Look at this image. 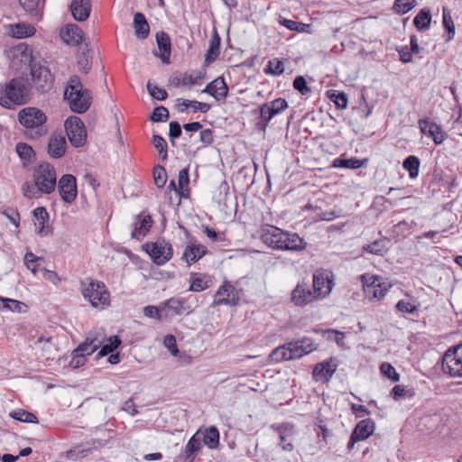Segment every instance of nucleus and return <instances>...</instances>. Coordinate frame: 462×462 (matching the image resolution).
I'll return each instance as SVG.
<instances>
[{"label": "nucleus", "instance_id": "cd10ccee", "mask_svg": "<svg viewBox=\"0 0 462 462\" xmlns=\"http://www.w3.org/2000/svg\"><path fill=\"white\" fill-rule=\"evenodd\" d=\"M272 428L277 431L279 434V438L281 440V447L285 451H292L294 448V446L292 443L288 442L284 443L287 439V438L292 436L294 434V429L293 426L290 423H283L282 425L274 426L273 425Z\"/></svg>", "mask_w": 462, "mask_h": 462}, {"label": "nucleus", "instance_id": "5701e85b", "mask_svg": "<svg viewBox=\"0 0 462 462\" xmlns=\"http://www.w3.org/2000/svg\"><path fill=\"white\" fill-rule=\"evenodd\" d=\"M290 347L293 352L295 358H300L317 349V345L309 337H303L300 340L290 342Z\"/></svg>", "mask_w": 462, "mask_h": 462}, {"label": "nucleus", "instance_id": "338daca9", "mask_svg": "<svg viewBox=\"0 0 462 462\" xmlns=\"http://www.w3.org/2000/svg\"><path fill=\"white\" fill-rule=\"evenodd\" d=\"M293 87L301 95H307L310 92V88L307 86V81L302 76H298L294 79Z\"/></svg>", "mask_w": 462, "mask_h": 462}, {"label": "nucleus", "instance_id": "a18cd8bd", "mask_svg": "<svg viewBox=\"0 0 462 462\" xmlns=\"http://www.w3.org/2000/svg\"><path fill=\"white\" fill-rule=\"evenodd\" d=\"M414 24L420 31L428 30L430 26L431 15L428 10H420V12L414 18Z\"/></svg>", "mask_w": 462, "mask_h": 462}, {"label": "nucleus", "instance_id": "69168bd1", "mask_svg": "<svg viewBox=\"0 0 462 462\" xmlns=\"http://www.w3.org/2000/svg\"><path fill=\"white\" fill-rule=\"evenodd\" d=\"M163 345L173 356H176L179 354V349L177 347L176 338L174 336L167 335L163 339Z\"/></svg>", "mask_w": 462, "mask_h": 462}, {"label": "nucleus", "instance_id": "9b49d317", "mask_svg": "<svg viewBox=\"0 0 462 462\" xmlns=\"http://www.w3.org/2000/svg\"><path fill=\"white\" fill-rule=\"evenodd\" d=\"M145 250L156 264H164L172 256L171 245L164 242L148 243Z\"/></svg>", "mask_w": 462, "mask_h": 462}, {"label": "nucleus", "instance_id": "a19ab883", "mask_svg": "<svg viewBox=\"0 0 462 462\" xmlns=\"http://www.w3.org/2000/svg\"><path fill=\"white\" fill-rule=\"evenodd\" d=\"M199 432L194 434L189 440L188 441L185 447V457L186 459L193 460L195 454L199 451L201 448V440L200 438L198 437Z\"/></svg>", "mask_w": 462, "mask_h": 462}, {"label": "nucleus", "instance_id": "f704fd0d", "mask_svg": "<svg viewBox=\"0 0 462 462\" xmlns=\"http://www.w3.org/2000/svg\"><path fill=\"white\" fill-rule=\"evenodd\" d=\"M35 28L25 23H18L9 26V34L14 38L22 39L34 35Z\"/></svg>", "mask_w": 462, "mask_h": 462}, {"label": "nucleus", "instance_id": "7c9ffc66", "mask_svg": "<svg viewBox=\"0 0 462 462\" xmlns=\"http://www.w3.org/2000/svg\"><path fill=\"white\" fill-rule=\"evenodd\" d=\"M152 223L153 221L151 216H143L134 224V227L131 232V237L138 240L144 237L150 231Z\"/></svg>", "mask_w": 462, "mask_h": 462}, {"label": "nucleus", "instance_id": "f03ea898", "mask_svg": "<svg viewBox=\"0 0 462 462\" xmlns=\"http://www.w3.org/2000/svg\"><path fill=\"white\" fill-rule=\"evenodd\" d=\"M64 97L68 100L70 109L78 114L86 112L92 102L90 91L83 88L77 75L70 77L64 91Z\"/></svg>", "mask_w": 462, "mask_h": 462}, {"label": "nucleus", "instance_id": "58836bf2", "mask_svg": "<svg viewBox=\"0 0 462 462\" xmlns=\"http://www.w3.org/2000/svg\"><path fill=\"white\" fill-rule=\"evenodd\" d=\"M77 63L79 69L84 73H88L91 69V56L89 54L88 45L80 48L78 53Z\"/></svg>", "mask_w": 462, "mask_h": 462}, {"label": "nucleus", "instance_id": "6e6552de", "mask_svg": "<svg viewBox=\"0 0 462 462\" xmlns=\"http://www.w3.org/2000/svg\"><path fill=\"white\" fill-rule=\"evenodd\" d=\"M31 77L33 87L41 93L48 92L52 88L54 79L49 68L33 64Z\"/></svg>", "mask_w": 462, "mask_h": 462}, {"label": "nucleus", "instance_id": "4468645a", "mask_svg": "<svg viewBox=\"0 0 462 462\" xmlns=\"http://www.w3.org/2000/svg\"><path fill=\"white\" fill-rule=\"evenodd\" d=\"M284 237L285 232L276 226H266L262 228V241L273 249L282 250Z\"/></svg>", "mask_w": 462, "mask_h": 462}, {"label": "nucleus", "instance_id": "774afa93", "mask_svg": "<svg viewBox=\"0 0 462 462\" xmlns=\"http://www.w3.org/2000/svg\"><path fill=\"white\" fill-rule=\"evenodd\" d=\"M9 300L7 310L17 313H24L27 311L28 307L25 303L13 299H9Z\"/></svg>", "mask_w": 462, "mask_h": 462}, {"label": "nucleus", "instance_id": "c9c22d12", "mask_svg": "<svg viewBox=\"0 0 462 462\" xmlns=\"http://www.w3.org/2000/svg\"><path fill=\"white\" fill-rule=\"evenodd\" d=\"M291 350L292 349L290 347L289 343L282 346H278L270 354V359L275 363H279L284 360L295 359Z\"/></svg>", "mask_w": 462, "mask_h": 462}, {"label": "nucleus", "instance_id": "1a4fd4ad", "mask_svg": "<svg viewBox=\"0 0 462 462\" xmlns=\"http://www.w3.org/2000/svg\"><path fill=\"white\" fill-rule=\"evenodd\" d=\"M7 56L16 69H22V65L30 66L32 64V51L25 43H20L7 51Z\"/></svg>", "mask_w": 462, "mask_h": 462}, {"label": "nucleus", "instance_id": "09e8293b", "mask_svg": "<svg viewBox=\"0 0 462 462\" xmlns=\"http://www.w3.org/2000/svg\"><path fill=\"white\" fill-rule=\"evenodd\" d=\"M152 143H153L154 147L158 150L161 159L163 161L166 160L168 154H167V143H166V141L164 140V138H162V136H160L158 134H154L152 136Z\"/></svg>", "mask_w": 462, "mask_h": 462}, {"label": "nucleus", "instance_id": "c756f323", "mask_svg": "<svg viewBox=\"0 0 462 462\" xmlns=\"http://www.w3.org/2000/svg\"><path fill=\"white\" fill-rule=\"evenodd\" d=\"M282 250L301 251L306 248L307 243L296 233L285 232Z\"/></svg>", "mask_w": 462, "mask_h": 462}, {"label": "nucleus", "instance_id": "dca6fc26", "mask_svg": "<svg viewBox=\"0 0 462 462\" xmlns=\"http://www.w3.org/2000/svg\"><path fill=\"white\" fill-rule=\"evenodd\" d=\"M104 343V331L97 329L89 332L85 341L81 343L76 349L77 353L80 352L85 356L93 354Z\"/></svg>", "mask_w": 462, "mask_h": 462}, {"label": "nucleus", "instance_id": "6ab92c4d", "mask_svg": "<svg viewBox=\"0 0 462 462\" xmlns=\"http://www.w3.org/2000/svg\"><path fill=\"white\" fill-rule=\"evenodd\" d=\"M238 297L235 294V288L231 284L225 283L215 294L214 306L236 305Z\"/></svg>", "mask_w": 462, "mask_h": 462}, {"label": "nucleus", "instance_id": "4c0bfd02", "mask_svg": "<svg viewBox=\"0 0 462 462\" xmlns=\"http://www.w3.org/2000/svg\"><path fill=\"white\" fill-rule=\"evenodd\" d=\"M219 48H220V38L218 34L216 32L215 35L210 40L209 47L205 54V64L209 65L213 61L217 60L219 55Z\"/></svg>", "mask_w": 462, "mask_h": 462}, {"label": "nucleus", "instance_id": "473e14b6", "mask_svg": "<svg viewBox=\"0 0 462 462\" xmlns=\"http://www.w3.org/2000/svg\"><path fill=\"white\" fill-rule=\"evenodd\" d=\"M134 28L135 36L139 39H146L150 32L149 23L142 13H136L134 16Z\"/></svg>", "mask_w": 462, "mask_h": 462}, {"label": "nucleus", "instance_id": "9d476101", "mask_svg": "<svg viewBox=\"0 0 462 462\" xmlns=\"http://www.w3.org/2000/svg\"><path fill=\"white\" fill-rule=\"evenodd\" d=\"M18 120L26 128H38L47 120L45 114L37 107H24L18 113Z\"/></svg>", "mask_w": 462, "mask_h": 462}, {"label": "nucleus", "instance_id": "72a5a7b5", "mask_svg": "<svg viewBox=\"0 0 462 462\" xmlns=\"http://www.w3.org/2000/svg\"><path fill=\"white\" fill-rule=\"evenodd\" d=\"M374 422L371 419H365L359 421L352 432L363 441L374 433Z\"/></svg>", "mask_w": 462, "mask_h": 462}, {"label": "nucleus", "instance_id": "37998d69", "mask_svg": "<svg viewBox=\"0 0 462 462\" xmlns=\"http://www.w3.org/2000/svg\"><path fill=\"white\" fill-rule=\"evenodd\" d=\"M121 344V340L117 336L109 337L106 338L104 335V343L101 345V349L98 352L99 356H105L114 350H116L118 346Z\"/></svg>", "mask_w": 462, "mask_h": 462}, {"label": "nucleus", "instance_id": "20e7f679", "mask_svg": "<svg viewBox=\"0 0 462 462\" xmlns=\"http://www.w3.org/2000/svg\"><path fill=\"white\" fill-rule=\"evenodd\" d=\"M81 291L86 300L96 309H105L110 304V294L102 282L86 280L81 282Z\"/></svg>", "mask_w": 462, "mask_h": 462}, {"label": "nucleus", "instance_id": "2f4dec72", "mask_svg": "<svg viewBox=\"0 0 462 462\" xmlns=\"http://www.w3.org/2000/svg\"><path fill=\"white\" fill-rule=\"evenodd\" d=\"M204 79V76L200 73H180L179 75H176L172 79V82L178 87V86H194V85H199L202 83Z\"/></svg>", "mask_w": 462, "mask_h": 462}, {"label": "nucleus", "instance_id": "bb28decb", "mask_svg": "<svg viewBox=\"0 0 462 462\" xmlns=\"http://www.w3.org/2000/svg\"><path fill=\"white\" fill-rule=\"evenodd\" d=\"M66 140L62 135H51L48 144V153L52 158H60L65 154Z\"/></svg>", "mask_w": 462, "mask_h": 462}, {"label": "nucleus", "instance_id": "c85d7f7f", "mask_svg": "<svg viewBox=\"0 0 462 462\" xmlns=\"http://www.w3.org/2000/svg\"><path fill=\"white\" fill-rule=\"evenodd\" d=\"M207 253V249L204 245H187L183 254L182 259L186 261V263L190 265L196 262H198L200 258H202Z\"/></svg>", "mask_w": 462, "mask_h": 462}, {"label": "nucleus", "instance_id": "13d9d810", "mask_svg": "<svg viewBox=\"0 0 462 462\" xmlns=\"http://www.w3.org/2000/svg\"><path fill=\"white\" fill-rule=\"evenodd\" d=\"M414 0H395L393 9L396 13L404 14L412 9L414 6Z\"/></svg>", "mask_w": 462, "mask_h": 462}, {"label": "nucleus", "instance_id": "79ce46f5", "mask_svg": "<svg viewBox=\"0 0 462 462\" xmlns=\"http://www.w3.org/2000/svg\"><path fill=\"white\" fill-rule=\"evenodd\" d=\"M203 442L209 448H216L219 443L218 430L214 426L208 428L203 434Z\"/></svg>", "mask_w": 462, "mask_h": 462}, {"label": "nucleus", "instance_id": "bf43d9fd", "mask_svg": "<svg viewBox=\"0 0 462 462\" xmlns=\"http://www.w3.org/2000/svg\"><path fill=\"white\" fill-rule=\"evenodd\" d=\"M329 98L335 103L337 108L344 109L347 106V97L344 92L333 91Z\"/></svg>", "mask_w": 462, "mask_h": 462}, {"label": "nucleus", "instance_id": "7ed1b4c3", "mask_svg": "<svg viewBox=\"0 0 462 462\" xmlns=\"http://www.w3.org/2000/svg\"><path fill=\"white\" fill-rule=\"evenodd\" d=\"M28 99L29 88L23 78H14L0 89V105L3 107L11 109L27 103Z\"/></svg>", "mask_w": 462, "mask_h": 462}, {"label": "nucleus", "instance_id": "c03bdc74", "mask_svg": "<svg viewBox=\"0 0 462 462\" xmlns=\"http://www.w3.org/2000/svg\"><path fill=\"white\" fill-rule=\"evenodd\" d=\"M420 162L417 156L410 155L403 162V168L409 171L411 179L418 177Z\"/></svg>", "mask_w": 462, "mask_h": 462}, {"label": "nucleus", "instance_id": "412c9836", "mask_svg": "<svg viewBox=\"0 0 462 462\" xmlns=\"http://www.w3.org/2000/svg\"><path fill=\"white\" fill-rule=\"evenodd\" d=\"M60 35L64 42L70 45H79L84 40L83 31L76 24H68L60 30Z\"/></svg>", "mask_w": 462, "mask_h": 462}, {"label": "nucleus", "instance_id": "e433bc0d", "mask_svg": "<svg viewBox=\"0 0 462 462\" xmlns=\"http://www.w3.org/2000/svg\"><path fill=\"white\" fill-rule=\"evenodd\" d=\"M35 232L43 235L45 224L49 219V214L45 208L38 207L33 210Z\"/></svg>", "mask_w": 462, "mask_h": 462}, {"label": "nucleus", "instance_id": "aec40b11", "mask_svg": "<svg viewBox=\"0 0 462 462\" xmlns=\"http://www.w3.org/2000/svg\"><path fill=\"white\" fill-rule=\"evenodd\" d=\"M287 107L288 103L283 98H277L272 102L264 103L260 108L261 117L267 123Z\"/></svg>", "mask_w": 462, "mask_h": 462}, {"label": "nucleus", "instance_id": "e2e57ef3", "mask_svg": "<svg viewBox=\"0 0 462 462\" xmlns=\"http://www.w3.org/2000/svg\"><path fill=\"white\" fill-rule=\"evenodd\" d=\"M168 118H169V111L164 106L156 107L153 110L152 115L151 116V119L153 122H164V121H167Z\"/></svg>", "mask_w": 462, "mask_h": 462}, {"label": "nucleus", "instance_id": "a211bd4d", "mask_svg": "<svg viewBox=\"0 0 462 462\" xmlns=\"http://www.w3.org/2000/svg\"><path fill=\"white\" fill-rule=\"evenodd\" d=\"M291 300L297 306H305L318 300L313 291H310L307 284H298L291 292Z\"/></svg>", "mask_w": 462, "mask_h": 462}, {"label": "nucleus", "instance_id": "0eeeda50", "mask_svg": "<svg viewBox=\"0 0 462 462\" xmlns=\"http://www.w3.org/2000/svg\"><path fill=\"white\" fill-rule=\"evenodd\" d=\"M67 136L74 147H81L87 141V131L82 120L75 116H69L64 123Z\"/></svg>", "mask_w": 462, "mask_h": 462}, {"label": "nucleus", "instance_id": "680f3d73", "mask_svg": "<svg viewBox=\"0 0 462 462\" xmlns=\"http://www.w3.org/2000/svg\"><path fill=\"white\" fill-rule=\"evenodd\" d=\"M42 258L37 257L32 253H26L24 256V264L26 267L31 270L33 275H36L37 273V266L38 264H34L36 262L41 261Z\"/></svg>", "mask_w": 462, "mask_h": 462}, {"label": "nucleus", "instance_id": "423d86ee", "mask_svg": "<svg viewBox=\"0 0 462 462\" xmlns=\"http://www.w3.org/2000/svg\"><path fill=\"white\" fill-rule=\"evenodd\" d=\"M442 370L452 377H462V344L446 351L442 357Z\"/></svg>", "mask_w": 462, "mask_h": 462}, {"label": "nucleus", "instance_id": "49530a36", "mask_svg": "<svg viewBox=\"0 0 462 462\" xmlns=\"http://www.w3.org/2000/svg\"><path fill=\"white\" fill-rule=\"evenodd\" d=\"M364 165V162L356 158L350 159H336L333 166L337 168L358 169Z\"/></svg>", "mask_w": 462, "mask_h": 462}, {"label": "nucleus", "instance_id": "f3484780", "mask_svg": "<svg viewBox=\"0 0 462 462\" xmlns=\"http://www.w3.org/2000/svg\"><path fill=\"white\" fill-rule=\"evenodd\" d=\"M421 133L431 137L435 144H440L446 139V134L441 127L428 119H420L418 122Z\"/></svg>", "mask_w": 462, "mask_h": 462}, {"label": "nucleus", "instance_id": "0e129e2a", "mask_svg": "<svg viewBox=\"0 0 462 462\" xmlns=\"http://www.w3.org/2000/svg\"><path fill=\"white\" fill-rule=\"evenodd\" d=\"M147 89L150 95L157 100H164L167 97L166 90L157 86H153L150 82L147 83Z\"/></svg>", "mask_w": 462, "mask_h": 462}, {"label": "nucleus", "instance_id": "39448f33", "mask_svg": "<svg viewBox=\"0 0 462 462\" xmlns=\"http://www.w3.org/2000/svg\"><path fill=\"white\" fill-rule=\"evenodd\" d=\"M362 281L365 297L370 301L381 300L391 288L389 282L377 275L364 274Z\"/></svg>", "mask_w": 462, "mask_h": 462}, {"label": "nucleus", "instance_id": "ea45409f", "mask_svg": "<svg viewBox=\"0 0 462 462\" xmlns=\"http://www.w3.org/2000/svg\"><path fill=\"white\" fill-rule=\"evenodd\" d=\"M388 242L389 241L386 238L378 239L369 245H365L363 247V249H364V251H366L373 254L383 255L388 250V248H387Z\"/></svg>", "mask_w": 462, "mask_h": 462}, {"label": "nucleus", "instance_id": "393cba45", "mask_svg": "<svg viewBox=\"0 0 462 462\" xmlns=\"http://www.w3.org/2000/svg\"><path fill=\"white\" fill-rule=\"evenodd\" d=\"M156 42L160 54H157L162 61L165 64L170 63L171 56V40L169 35L164 32H159L156 33Z\"/></svg>", "mask_w": 462, "mask_h": 462}, {"label": "nucleus", "instance_id": "8fccbe9b", "mask_svg": "<svg viewBox=\"0 0 462 462\" xmlns=\"http://www.w3.org/2000/svg\"><path fill=\"white\" fill-rule=\"evenodd\" d=\"M16 152L19 157L25 162H30L34 154L32 148L24 143H17Z\"/></svg>", "mask_w": 462, "mask_h": 462}, {"label": "nucleus", "instance_id": "5fc2aeb1", "mask_svg": "<svg viewBox=\"0 0 462 462\" xmlns=\"http://www.w3.org/2000/svg\"><path fill=\"white\" fill-rule=\"evenodd\" d=\"M380 371L383 375L391 379L393 382H398L400 380V374L389 363H383L380 366Z\"/></svg>", "mask_w": 462, "mask_h": 462}, {"label": "nucleus", "instance_id": "de8ad7c7", "mask_svg": "<svg viewBox=\"0 0 462 462\" xmlns=\"http://www.w3.org/2000/svg\"><path fill=\"white\" fill-rule=\"evenodd\" d=\"M11 416L17 420L23 422L38 423L37 417L29 411L24 410H18L11 413Z\"/></svg>", "mask_w": 462, "mask_h": 462}, {"label": "nucleus", "instance_id": "2eb2a0df", "mask_svg": "<svg viewBox=\"0 0 462 462\" xmlns=\"http://www.w3.org/2000/svg\"><path fill=\"white\" fill-rule=\"evenodd\" d=\"M337 368L336 358H330L318 363L312 372V377L316 382L328 383Z\"/></svg>", "mask_w": 462, "mask_h": 462}, {"label": "nucleus", "instance_id": "4be33fe9", "mask_svg": "<svg viewBox=\"0 0 462 462\" xmlns=\"http://www.w3.org/2000/svg\"><path fill=\"white\" fill-rule=\"evenodd\" d=\"M202 92L211 95L217 100H220L226 97L228 88L224 79L220 77L208 83Z\"/></svg>", "mask_w": 462, "mask_h": 462}, {"label": "nucleus", "instance_id": "ddd939ff", "mask_svg": "<svg viewBox=\"0 0 462 462\" xmlns=\"http://www.w3.org/2000/svg\"><path fill=\"white\" fill-rule=\"evenodd\" d=\"M333 285V280L328 273L320 271L313 274V291L318 300L328 296L331 292Z\"/></svg>", "mask_w": 462, "mask_h": 462}, {"label": "nucleus", "instance_id": "b1692460", "mask_svg": "<svg viewBox=\"0 0 462 462\" xmlns=\"http://www.w3.org/2000/svg\"><path fill=\"white\" fill-rule=\"evenodd\" d=\"M71 14L75 20L85 21L88 18L91 11L89 0H72L70 5Z\"/></svg>", "mask_w": 462, "mask_h": 462}, {"label": "nucleus", "instance_id": "603ef678", "mask_svg": "<svg viewBox=\"0 0 462 462\" xmlns=\"http://www.w3.org/2000/svg\"><path fill=\"white\" fill-rule=\"evenodd\" d=\"M189 289L190 291L199 292L207 289V284L203 279L196 273L191 274L189 278Z\"/></svg>", "mask_w": 462, "mask_h": 462}, {"label": "nucleus", "instance_id": "f257e3e1", "mask_svg": "<svg viewBox=\"0 0 462 462\" xmlns=\"http://www.w3.org/2000/svg\"><path fill=\"white\" fill-rule=\"evenodd\" d=\"M33 182L26 181L22 187L23 195L27 199H39L55 190L57 174L55 168L49 162L36 166L32 172Z\"/></svg>", "mask_w": 462, "mask_h": 462}, {"label": "nucleus", "instance_id": "f8f14e48", "mask_svg": "<svg viewBox=\"0 0 462 462\" xmlns=\"http://www.w3.org/2000/svg\"><path fill=\"white\" fill-rule=\"evenodd\" d=\"M61 199L71 204L77 198V180L72 174L63 175L57 183Z\"/></svg>", "mask_w": 462, "mask_h": 462}, {"label": "nucleus", "instance_id": "3c124183", "mask_svg": "<svg viewBox=\"0 0 462 462\" xmlns=\"http://www.w3.org/2000/svg\"><path fill=\"white\" fill-rule=\"evenodd\" d=\"M154 183L158 188H162L167 181V173L164 167L158 165L153 170Z\"/></svg>", "mask_w": 462, "mask_h": 462}, {"label": "nucleus", "instance_id": "4d7b16f0", "mask_svg": "<svg viewBox=\"0 0 462 462\" xmlns=\"http://www.w3.org/2000/svg\"><path fill=\"white\" fill-rule=\"evenodd\" d=\"M284 71V66L282 60L278 59H273L269 60L267 69H265L266 73H271L273 75H281Z\"/></svg>", "mask_w": 462, "mask_h": 462}, {"label": "nucleus", "instance_id": "6e6d98bb", "mask_svg": "<svg viewBox=\"0 0 462 462\" xmlns=\"http://www.w3.org/2000/svg\"><path fill=\"white\" fill-rule=\"evenodd\" d=\"M443 25L449 34L448 40L449 41L453 39L455 34V25L452 17L446 7L443 8Z\"/></svg>", "mask_w": 462, "mask_h": 462}, {"label": "nucleus", "instance_id": "864d4df0", "mask_svg": "<svg viewBox=\"0 0 462 462\" xmlns=\"http://www.w3.org/2000/svg\"><path fill=\"white\" fill-rule=\"evenodd\" d=\"M322 335L326 336L328 340L335 341L339 346L344 344L345 333L337 329H326L322 330Z\"/></svg>", "mask_w": 462, "mask_h": 462}, {"label": "nucleus", "instance_id": "a878e982", "mask_svg": "<svg viewBox=\"0 0 462 462\" xmlns=\"http://www.w3.org/2000/svg\"><path fill=\"white\" fill-rule=\"evenodd\" d=\"M164 319L180 315L186 309L184 300L179 298H171L162 303Z\"/></svg>", "mask_w": 462, "mask_h": 462}, {"label": "nucleus", "instance_id": "052dcab7", "mask_svg": "<svg viewBox=\"0 0 462 462\" xmlns=\"http://www.w3.org/2000/svg\"><path fill=\"white\" fill-rule=\"evenodd\" d=\"M143 314L146 317L156 319L158 320H162L164 319L162 304L159 307L146 306L143 309Z\"/></svg>", "mask_w": 462, "mask_h": 462}]
</instances>
